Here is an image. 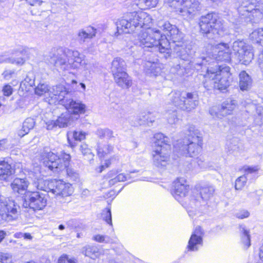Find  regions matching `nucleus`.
I'll list each match as a JSON object with an SVG mask.
<instances>
[{"instance_id": "4468645a", "label": "nucleus", "mask_w": 263, "mask_h": 263, "mask_svg": "<svg viewBox=\"0 0 263 263\" xmlns=\"http://www.w3.org/2000/svg\"><path fill=\"white\" fill-rule=\"evenodd\" d=\"M20 215V206L14 200L8 198L0 203V216L7 222L16 220Z\"/></svg>"}, {"instance_id": "603ef678", "label": "nucleus", "mask_w": 263, "mask_h": 263, "mask_svg": "<svg viewBox=\"0 0 263 263\" xmlns=\"http://www.w3.org/2000/svg\"><path fill=\"white\" fill-rule=\"evenodd\" d=\"M92 239L100 243H108L109 242V238L108 236L106 235H101L99 234L93 236L92 237Z\"/></svg>"}, {"instance_id": "423d86ee", "label": "nucleus", "mask_w": 263, "mask_h": 263, "mask_svg": "<svg viewBox=\"0 0 263 263\" xmlns=\"http://www.w3.org/2000/svg\"><path fill=\"white\" fill-rule=\"evenodd\" d=\"M155 149L152 152L153 164L158 168H163L167 164L171 150L169 138L162 133L154 136Z\"/></svg>"}, {"instance_id": "7c9ffc66", "label": "nucleus", "mask_w": 263, "mask_h": 263, "mask_svg": "<svg viewBox=\"0 0 263 263\" xmlns=\"http://www.w3.org/2000/svg\"><path fill=\"white\" fill-rule=\"evenodd\" d=\"M82 253L86 256L95 259L100 255V252L97 247L95 246L87 245L82 249Z\"/></svg>"}, {"instance_id": "4d7b16f0", "label": "nucleus", "mask_w": 263, "mask_h": 263, "mask_svg": "<svg viewBox=\"0 0 263 263\" xmlns=\"http://www.w3.org/2000/svg\"><path fill=\"white\" fill-rule=\"evenodd\" d=\"M59 263H76L74 260L68 258L67 255L61 256L59 259Z\"/></svg>"}, {"instance_id": "e433bc0d", "label": "nucleus", "mask_w": 263, "mask_h": 263, "mask_svg": "<svg viewBox=\"0 0 263 263\" xmlns=\"http://www.w3.org/2000/svg\"><path fill=\"white\" fill-rule=\"evenodd\" d=\"M174 50L177 55L183 60L186 61L189 60V55L187 53L183 42L179 44H176L174 47Z\"/></svg>"}, {"instance_id": "b1692460", "label": "nucleus", "mask_w": 263, "mask_h": 263, "mask_svg": "<svg viewBox=\"0 0 263 263\" xmlns=\"http://www.w3.org/2000/svg\"><path fill=\"white\" fill-rule=\"evenodd\" d=\"M14 173V170L7 161L0 160V180H8Z\"/></svg>"}, {"instance_id": "9d476101", "label": "nucleus", "mask_w": 263, "mask_h": 263, "mask_svg": "<svg viewBox=\"0 0 263 263\" xmlns=\"http://www.w3.org/2000/svg\"><path fill=\"white\" fill-rule=\"evenodd\" d=\"M170 96L174 105L182 110L190 111L198 104V96L196 92H175Z\"/></svg>"}, {"instance_id": "412c9836", "label": "nucleus", "mask_w": 263, "mask_h": 263, "mask_svg": "<svg viewBox=\"0 0 263 263\" xmlns=\"http://www.w3.org/2000/svg\"><path fill=\"white\" fill-rule=\"evenodd\" d=\"M236 105L237 102L236 100L228 99L222 103L218 112L215 111L214 107L211 108L209 112L214 117L216 116L218 118H221V116L224 117L232 114Z\"/></svg>"}, {"instance_id": "5701e85b", "label": "nucleus", "mask_w": 263, "mask_h": 263, "mask_svg": "<svg viewBox=\"0 0 263 263\" xmlns=\"http://www.w3.org/2000/svg\"><path fill=\"white\" fill-rule=\"evenodd\" d=\"M29 183L26 178H16L11 183V187L14 192L23 194L27 192Z\"/></svg>"}, {"instance_id": "f257e3e1", "label": "nucleus", "mask_w": 263, "mask_h": 263, "mask_svg": "<svg viewBox=\"0 0 263 263\" xmlns=\"http://www.w3.org/2000/svg\"><path fill=\"white\" fill-rule=\"evenodd\" d=\"M153 23V19L146 12L127 13L117 22L116 33H130L142 28L138 35L136 44L143 48H149L153 51H158L161 58L167 59L171 55V43L167 38L162 36L159 29L151 27Z\"/></svg>"}, {"instance_id": "864d4df0", "label": "nucleus", "mask_w": 263, "mask_h": 263, "mask_svg": "<svg viewBox=\"0 0 263 263\" xmlns=\"http://www.w3.org/2000/svg\"><path fill=\"white\" fill-rule=\"evenodd\" d=\"M243 170L246 174L245 175H248L249 174L255 173L259 170L258 166H244Z\"/></svg>"}, {"instance_id": "9b49d317", "label": "nucleus", "mask_w": 263, "mask_h": 263, "mask_svg": "<svg viewBox=\"0 0 263 263\" xmlns=\"http://www.w3.org/2000/svg\"><path fill=\"white\" fill-rule=\"evenodd\" d=\"M256 0H243L237 8L239 15L247 22L257 23L263 18V9L256 8Z\"/></svg>"}, {"instance_id": "338daca9", "label": "nucleus", "mask_w": 263, "mask_h": 263, "mask_svg": "<svg viewBox=\"0 0 263 263\" xmlns=\"http://www.w3.org/2000/svg\"><path fill=\"white\" fill-rule=\"evenodd\" d=\"M196 162L198 164V166L200 167H205L204 163L203 162V160L201 158H197L196 160Z\"/></svg>"}, {"instance_id": "4be33fe9", "label": "nucleus", "mask_w": 263, "mask_h": 263, "mask_svg": "<svg viewBox=\"0 0 263 263\" xmlns=\"http://www.w3.org/2000/svg\"><path fill=\"white\" fill-rule=\"evenodd\" d=\"M59 86L63 85H58L49 88L47 83L40 82L35 88V93L38 96H42L47 93L51 99L54 100L55 102L58 101L57 97L59 96V94L54 92V88Z\"/></svg>"}, {"instance_id": "20e7f679", "label": "nucleus", "mask_w": 263, "mask_h": 263, "mask_svg": "<svg viewBox=\"0 0 263 263\" xmlns=\"http://www.w3.org/2000/svg\"><path fill=\"white\" fill-rule=\"evenodd\" d=\"M187 132V138L179 140L174 144V152L180 156L196 157L202 149L201 134L193 125L189 126Z\"/></svg>"}, {"instance_id": "c03bdc74", "label": "nucleus", "mask_w": 263, "mask_h": 263, "mask_svg": "<svg viewBox=\"0 0 263 263\" xmlns=\"http://www.w3.org/2000/svg\"><path fill=\"white\" fill-rule=\"evenodd\" d=\"M248 46L249 45L245 43L243 41L237 40L233 43L232 49L235 54L237 55L243 50V49H245V48Z\"/></svg>"}, {"instance_id": "052dcab7", "label": "nucleus", "mask_w": 263, "mask_h": 263, "mask_svg": "<svg viewBox=\"0 0 263 263\" xmlns=\"http://www.w3.org/2000/svg\"><path fill=\"white\" fill-rule=\"evenodd\" d=\"M249 213L247 210H242L236 214V217L239 219H243L249 217Z\"/></svg>"}, {"instance_id": "4c0bfd02", "label": "nucleus", "mask_w": 263, "mask_h": 263, "mask_svg": "<svg viewBox=\"0 0 263 263\" xmlns=\"http://www.w3.org/2000/svg\"><path fill=\"white\" fill-rule=\"evenodd\" d=\"M135 172H130L128 174H120L116 177L109 179L108 183L109 185L111 186L115 184L116 183L122 181H125L129 180V179L133 178V175Z\"/></svg>"}, {"instance_id": "bb28decb", "label": "nucleus", "mask_w": 263, "mask_h": 263, "mask_svg": "<svg viewBox=\"0 0 263 263\" xmlns=\"http://www.w3.org/2000/svg\"><path fill=\"white\" fill-rule=\"evenodd\" d=\"M97 29L93 27H88L86 30L81 29L78 33L77 40L81 43H84L88 39H92L95 36Z\"/></svg>"}, {"instance_id": "bf43d9fd", "label": "nucleus", "mask_w": 263, "mask_h": 263, "mask_svg": "<svg viewBox=\"0 0 263 263\" xmlns=\"http://www.w3.org/2000/svg\"><path fill=\"white\" fill-rule=\"evenodd\" d=\"M14 74V71L12 70H6L3 73V76L6 80H9Z\"/></svg>"}, {"instance_id": "1a4fd4ad", "label": "nucleus", "mask_w": 263, "mask_h": 263, "mask_svg": "<svg viewBox=\"0 0 263 263\" xmlns=\"http://www.w3.org/2000/svg\"><path fill=\"white\" fill-rule=\"evenodd\" d=\"M55 89L54 92L58 93L57 99L60 104L64 106L68 112L76 115L84 114L86 106L80 101H74L71 97V93L68 91L63 86H59Z\"/></svg>"}, {"instance_id": "c85d7f7f", "label": "nucleus", "mask_w": 263, "mask_h": 263, "mask_svg": "<svg viewBox=\"0 0 263 263\" xmlns=\"http://www.w3.org/2000/svg\"><path fill=\"white\" fill-rule=\"evenodd\" d=\"M239 85L241 90H247L252 85V79L250 76L245 71H242L239 73Z\"/></svg>"}, {"instance_id": "49530a36", "label": "nucleus", "mask_w": 263, "mask_h": 263, "mask_svg": "<svg viewBox=\"0 0 263 263\" xmlns=\"http://www.w3.org/2000/svg\"><path fill=\"white\" fill-rule=\"evenodd\" d=\"M102 219L108 224L112 226L111 213L110 208H106L101 213Z\"/></svg>"}, {"instance_id": "6e6552de", "label": "nucleus", "mask_w": 263, "mask_h": 263, "mask_svg": "<svg viewBox=\"0 0 263 263\" xmlns=\"http://www.w3.org/2000/svg\"><path fill=\"white\" fill-rule=\"evenodd\" d=\"M212 54L206 53V56H202L197 59L195 65L202 66L215 63V61L230 62L231 61V51L229 45L224 43H220L213 46Z\"/></svg>"}, {"instance_id": "0e129e2a", "label": "nucleus", "mask_w": 263, "mask_h": 263, "mask_svg": "<svg viewBox=\"0 0 263 263\" xmlns=\"http://www.w3.org/2000/svg\"><path fill=\"white\" fill-rule=\"evenodd\" d=\"M15 54L19 53L22 55H25L27 52V49L26 48L20 47L15 50Z\"/></svg>"}, {"instance_id": "0eeeda50", "label": "nucleus", "mask_w": 263, "mask_h": 263, "mask_svg": "<svg viewBox=\"0 0 263 263\" xmlns=\"http://www.w3.org/2000/svg\"><path fill=\"white\" fill-rule=\"evenodd\" d=\"M199 25L200 32L210 39H215L223 34V21L215 13H209L201 16Z\"/></svg>"}, {"instance_id": "cd10ccee", "label": "nucleus", "mask_w": 263, "mask_h": 263, "mask_svg": "<svg viewBox=\"0 0 263 263\" xmlns=\"http://www.w3.org/2000/svg\"><path fill=\"white\" fill-rule=\"evenodd\" d=\"M53 181L44 180L41 178H36V180L33 182V185L39 190L44 191L51 193Z\"/></svg>"}, {"instance_id": "f03ea898", "label": "nucleus", "mask_w": 263, "mask_h": 263, "mask_svg": "<svg viewBox=\"0 0 263 263\" xmlns=\"http://www.w3.org/2000/svg\"><path fill=\"white\" fill-rule=\"evenodd\" d=\"M84 58L77 50L54 48L49 52L47 60L59 71H70L83 67L86 64Z\"/></svg>"}, {"instance_id": "a878e982", "label": "nucleus", "mask_w": 263, "mask_h": 263, "mask_svg": "<svg viewBox=\"0 0 263 263\" xmlns=\"http://www.w3.org/2000/svg\"><path fill=\"white\" fill-rule=\"evenodd\" d=\"M239 62L242 64L247 65L252 61L254 57L252 47L249 45L243 49V50L237 55Z\"/></svg>"}, {"instance_id": "dca6fc26", "label": "nucleus", "mask_w": 263, "mask_h": 263, "mask_svg": "<svg viewBox=\"0 0 263 263\" xmlns=\"http://www.w3.org/2000/svg\"><path fill=\"white\" fill-rule=\"evenodd\" d=\"M160 28L165 32V36L169 38L174 44H179L182 42L184 37L183 33L180 31L175 25L171 24L168 22H164L159 26Z\"/></svg>"}, {"instance_id": "aec40b11", "label": "nucleus", "mask_w": 263, "mask_h": 263, "mask_svg": "<svg viewBox=\"0 0 263 263\" xmlns=\"http://www.w3.org/2000/svg\"><path fill=\"white\" fill-rule=\"evenodd\" d=\"M173 187L172 194L179 202L181 198L186 196L190 190V186L186 184V180L183 178H179L174 181Z\"/></svg>"}, {"instance_id": "37998d69", "label": "nucleus", "mask_w": 263, "mask_h": 263, "mask_svg": "<svg viewBox=\"0 0 263 263\" xmlns=\"http://www.w3.org/2000/svg\"><path fill=\"white\" fill-rule=\"evenodd\" d=\"M25 59L22 57L6 58L4 56L0 55V63L4 62L10 63L17 65H22L25 63Z\"/></svg>"}, {"instance_id": "ea45409f", "label": "nucleus", "mask_w": 263, "mask_h": 263, "mask_svg": "<svg viewBox=\"0 0 263 263\" xmlns=\"http://www.w3.org/2000/svg\"><path fill=\"white\" fill-rule=\"evenodd\" d=\"M96 134L101 139L110 140L114 138L113 132L108 128H98L96 132Z\"/></svg>"}, {"instance_id": "3c124183", "label": "nucleus", "mask_w": 263, "mask_h": 263, "mask_svg": "<svg viewBox=\"0 0 263 263\" xmlns=\"http://www.w3.org/2000/svg\"><path fill=\"white\" fill-rule=\"evenodd\" d=\"M12 256L10 253L0 252V262L2 263H12Z\"/></svg>"}, {"instance_id": "8fccbe9b", "label": "nucleus", "mask_w": 263, "mask_h": 263, "mask_svg": "<svg viewBox=\"0 0 263 263\" xmlns=\"http://www.w3.org/2000/svg\"><path fill=\"white\" fill-rule=\"evenodd\" d=\"M227 146L229 151H231L232 153L239 152V145L238 140L236 139H234L231 142L227 144Z\"/></svg>"}, {"instance_id": "58836bf2", "label": "nucleus", "mask_w": 263, "mask_h": 263, "mask_svg": "<svg viewBox=\"0 0 263 263\" xmlns=\"http://www.w3.org/2000/svg\"><path fill=\"white\" fill-rule=\"evenodd\" d=\"M240 231L241 232V241L244 245V247L248 249L251 245L249 231L246 230L243 226H240Z\"/></svg>"}, {"instance_id": "774afa93", "label": "nucleus", "mask_w": 263, "mask_h": 263, "mask_svg": "<svg viewBox=\"0 0 263 263\" xmlns=\"http://www.w3.org/2000/svg\"><path fill=\"white\" fill-rule=\"evenodd\" d=\"M23 238L26 240H31L33 237L29 233H24Z\"/></svg>"}, {"instance_id": "6e6d98bb", "label": "nucleus", "mask_w": 263, "mask_h": 263, "mask_svg": "<svg viewBox=\"0 0 263 263\" xmlns=\"http://www.w3.org/2000/svg\"><path fill=\"white\" fill-rule=\"evenodd\" d=\"M98 155L100 157H104L105 155L109 154V151L106 148V145L102 147L100 145L98 146Z\"/></svg>"}, {"instance_id": "c756f323", "label": "nucleus", "mask_w": 263, "mask_h": 263, "mask_svg": "<svg viewBox=\"0 0 263 263\" xmlns=\"http://www.w3.org/2000/svg\"><path fill=\"white\" fill-rule=\"evenodd\" d=\"M126 70V63L121 58H116L111 63V71L113 74Z\"/></svg>"}, {"instance_id": "c9c22d12", "label": "nucleus", "mask_w": 263, "mask_h": 263, "mask_svg": "<svg viewBox=\"0 0 263 263\" xmlns=\"http://www.w3.org/2000/svg\"><path fill=\"white\" fill-rule=\"evenodd\" d=\"M79 151L81 153L82 155L85 157V159L90 162L93 160L94 155L92 153L90 148L85 143H82L79 146Z\"/></svg>"}, {"instance_id": "79ce46f5", "label": "nucleus", "mask_w": 263, "mask_h": 263, "mask_svg": "<svg viewBox=\"0 0 263 263\" xmlns=\"http://www.w3.org/2000/svg\"><path fill=\"white\" fill-rule=\"evenodd\" d=\"M251 40L256 43L261 44L263 42V28L255 30L250 34Z\"/></svg>"}, {"instance_id": "a19ab883", "label": "nucleus", "mask_w": 263, "mask_h": 263, "mask_svg": "<svg viewBox=\"0 0 263 263\" xmlns=\"http://www.w3.org/2000/svg\"><path fill=\"white\" fill-rule=\"evenodd\" d=\"M158 0H138L136 5L141 9L153 8L156 6Z\"/></svg>"}, {"instance_id": "680f3d73", "label": "nucleus", "mask_w": 263, "mask_h": 263, "mask_svg": "<svg viewBox=\"0 0 263 263\" xmlns=\"http://www.w3.org/2000/svg\"><path fill=\"white\" fill-rule=\"evenodd\" d=\"M26 2L31 6H40L43 3L42 0H26Z\"/></svg>"}, {"instance_id": "473e14b6", "label": "nucleus", "mask_w": 263, "mask_h": 263, "mask_svg": "<svg viewBox=\"0 0 263 263\" xmlns=\"http://www.w3.org/2000/svg\"><path fill=\"white\" fill-rule=\"evenodd\" d=\"M56 121L59 127H65L71 124L72 121V116L70 113L66 111L62 113Z\"/></svg>"}, {"instance_id": "a211bd4d", "label": "nucleus", "mask_w": 263, "mask_h": 263, "mask_svg": "<svg viewBox=\"0 0 263 263\" xmlns=\"http://www.w3.org/2000/svg\"><path fill=\"white\" fill-rule=\"evenodd\" d=\"M72 193L73 188L71 184L61 180H53L51 193L57 198L67 197L71 195Z\"/></svg>"}, {"instance_id": "f3484780", "label": "nucleus", "mask_w": 263, "mask_h": 263, "mask_svg": "<svg viewBox=\"0 0 263 263\" xmlns=\"http://www.w3.org/2000/svg\"><path fill=\"white\" fill-rule=\"evenodd\" d=\"M203 232L201 228L197 227L192 234L189 240L188 245L186 248L185 252L197 251L200 246L203 245L202 236Z\"/></svg>"}, {"instance_id": "2f4dec72", "label": "nucleus", "mask_w": 263, "mask_h": 263, "mask_svg": "<svg viewBox=\"0 0 263 263\" xmlns=\"http://www.w3.org/2000/svg\"><path fill=\"white\" fill-rule=\"evenodd\" d=\"M144 70L151 76H156L160 72V68L157 62L146 61L144 65Z\"/></svg>"}, {"instance_id": "e2e57ef3", "label": "nucleus", "mask_w": 263, "mask_h": 263, "mask_svg": "<svg viewBox=\"0 0 263 263\" xmlns=\"http://www.w3.org/2000/svg\"><path fill=\"white\" fill-rule=\"evenodd\" d=\"M254 122L255 125L260 126L263 123V116H255Z\"/></svg>"}, {"instance_id": "09e8293b", "label": "nucleus", "mask_w": 263, "mask_h": 263, "mask_svg": "<svg viewBox=\"0 0 263 263\" xmlns=\"http://www.w3.org/2000/svg\"><path fill=\"white\" fill-rule=\"evenodd\" d=\"M166 118L168 123L170 124H176V122L178 121V118H177V113L175 110H173L171 112H167Z\"/></svg>"}, {"instance_id": "7ed1b4c3", "label": "nucleus", "mask_w": 263, "mask_h": 263, "mask_svg": "<svg viewBox=\"0 0 263 263\" xmlns=\"http://www.w3.org/2000/svg\"><path fill=\"white\" fill-rule=\"evenodd\" d=\"M62 158L51 152L50 148L45 147L41 154V162L43 166L53 173H59L66 169L67 175L73 181L79 180V174L73 169L68 167L71 157L69 154L64 153Z\"/></svg>"}, {"instance_id": "69168bd1", "label": "nucleus", "mask_w": 263, "mask_h": 263, "mask_svg": "<svg viewBox=\"0 0 263 263\" xmlns=\"http://www.w3.org/2000/svg\"><path fill=\"white\" fill-rule=\"evenodd\" d=\"M256 111L257 114L256 116L260 117L263 116V107L262 106H257L256 109Z\"/></svg>"}, {"instance_id": "de8ad7c7", "label": "nucleus", "mask_w": 263, "mask_h": 263, "mask_svg": "<svg viewBox=\"0 0 263 263\" xmlns=\"http://www.w3.org/2000/svg\"><path fill=\"white\" fill-rule=\"evenodd\" d=\"M247 181L246 175L238 177L235 181V189L236 190H241L245 186Z\"/></svg>"}, {"instance_id": "39448f33", "label": "nucleus", "mask_w": 263, "mask_h": 263, "mask_svg": "<svg viewBox=\"0 0 263 263\" xmlns=\"http://www.w3.org/2000/svg\"><path fill=\"white\" fill-rule=\"evenodd\" d=\"M230 67L226 65H218V68L208 67L204 76V87L207 90L213 88L224 90L230 85L232 78Z\"/></svg>"}, {"instance_id": "f8f14e48", "label": "nucleus", "mask_w": 263, "mask_h": 263, "mask_svg": "<svg viewBox=\"0 0 263 263\" xmlns=\"http://www.w3.org/2000/svg\"><path fill=\"white\" fill-rule=\"evenodd\" d=\"M47 205L45 195L39 191H28L23 197V206L34 211L43 210Z\"/></svg>"}, {"instance_id": "2eb2a0df", "label": "nucleus", "mask_w": 263, "mask_h": 263, "mask_svg": "<svg viewBox=\"0 0 263 263\" xmlns=\"http://www.w3.org/2000/svg\"><path fill=\"white\" fill-rule=\"evenodd\" d=\"M215 192L213 186L208 185L201 186L199 191L195 190L193 191L192 201L195 206H204L207 204V201L213 196Z\"/></svg>"}, {"instance_id": "f704fd0d", "label": "nucleus", "mask_w": 263, "mask_h": 263, "mask_svg": "<svg viewBox=\"0 0 263 263\" xmlns=\"http://www.w3.org/2000/svg\"><path fill=\"white\" fill-rule=\"evenodd\" d=\"M71 137L75 141H81L84 140L86 138V133L82 131H73L69 132L67 133V139L69 144L72 148L76 146L75 143H72L70 140V137Z\"/></svg>"}, {"instance_id": "393cba45", "label": "nucleus", "mask_w": 263, "mask_h": 263, "mask_svg": "<svg viewBox=\"0 0 263 263\" xmlns=\"http://www.w3.org/2000/svg\"><path fill=\"white\" fill-rule=\"evenodd\" d=\"M116 83L122 88H127L132 85V80L125 70L119 73L113 74Z\"/></svg>"}, {"instance_id": "13d9d810", "label": "nucleus", "mask_w": 263, "mask_h": 263, "mask_svg": "<svg viewBox=\"0 0 263 263\" xmlns=\"http://www.w3.org/2000/svg\"><path fill=\"white\" fill-rule=\"evenodd\" d=\"M46 128L48 130H52L58 126L57 121L49 120L46 122Z\"/></svg>"}, {"instance_id": "ddd939ff", "label": "nucleus", "mask_w": 263, "mask_h": 263, "mask_svg": "<svg viewBox=\"0 0 263 263\" xmlns=\"http://www.w3.org/2000/svg\"><path fill=\"white\" fill-rule=\"evenodd\" d=\"M180 5L176 11L186 19L193 18L202 9V5L198 0H170Z\"/></svg>"}, {"instance_id": "72a5a7b5", "label": "nucleus", "mask_w": 263, "mask_h": 263, "mask_svg": "<svg viewBox=\"0 0 263 263\" xmlns=\"http://www.w3.org/2000/svg\"><path fill=\"white\" fill-rule=\"evenodd\" d=\"M35 125V121L31 118H27L23 123L22 127L18 132V135L22 137L27 134Z\"/></svg>"}, {"instance_id": "6ab92c4d", "label": "nucleus", "mask_w": 263, "mask_h": 263, "mask_svg": "<svg viewBox=\"0 0 263 263\" xmlns=\"http://www.w3.org/2000/svg\"><path fill=\"white\" fill-rule=\"evenodd\" d=\"M155 116L151 112H143L137 116H130L128 122L132 126L147 125L150 126L155 121Z\"/></svg>"}, {"instance_id": "5fc2aeb1", "label": "nucleus", "mask_w": 263, "mask_h": 263, "mask_svg": "<svg viewBox=\"0 0 263 263\" xmlns=\"http://www.w3.org/2000/svg\"><path fill=\"white\" fill-rule=\"evenodd\" d=\"M2 91L5 96L9 97L13 92V88L11 86L7 84L3 86Z\"/></svg>"}, {"instance_id": "a18cd8bd", "label": "nucleus", "mask_w": 263, "mask_h": 263, "mask_svg": "<svg viewBox=\"0 0 263 263\" xmlns=\"http://www.w3.org/2000/svg\"><path fill=\"white\" fill-rule=\"evenodd\" d=\"M35 77L34 74L32 72H29L27 74L26 78L21 83V87H23V86H25L26 88L27 87H32L34 85Z\"/></svg>"}]
</instances>
